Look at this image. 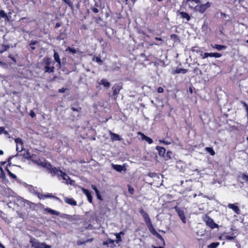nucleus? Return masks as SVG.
I'll use <instances>...</instances> for the list:
<instances>
[{"label":"nucleus","mask_w":248,"mask_h":248,"mask_svg":"<svg viewBox=\"0 0 248 248\" xmlns=\"http://www.w3.org/2000/svg\"><path fill=\"white\" fill-rule=\"evenodd\" d=\"M31 160L38 166H42L46 168L48 172L50 173L52 176H57L59 179H62L63 183L66 185H74V181L71 180L68 175L64 172H63L59 168H56L53 166L50 163L46 160H42L37 157H33V156L30 157Z\"/></svg>","instance_id":"nucleus-1"},{"label":"nucleus","mask_w":248,"mask_h":248,"mask_svg":"<svg viewBox=\"0 0 248 248\" xmlns=\"http://www.w3.org/2000/svg\"><path fill=\"white\" fill-rule=\"evenodd\" d=\"M1 194L9 198L10 202L8 203L9 207H12V204H15L16 202L17 198L19 196H17L14 192H13L9 187H4L2 190H1Z\"/></svg>","instance_id":"nucleus-2"},{"label":"nucleus","mask_w":248,"mask_h":248,"mask_svg":"<svg viewBox=\"0 0 248 248\" xmlns=\"http://www.w3.org/2000/svg\"><path fill=\"white\" fill-rule=\"evenodd\" d=\"M45 73H52L54 71V62L50 58L45 57L43 59Z\"/></svg>","instance_id":"nucleus-3"},{"label":"nucleus","mask_w":248,"mask_h":248,"mask_svg":"<svg viewBox=\"0 0 248 248\" xmlns=\"http://www.w3.org/2000/svg\"><path fill=\"white\" fill-rule=\"evenodd\" d=\"M17 198V199L16 201V202L15 203V204H16L18 205V204H20L21 205H23L24 207H26L27 208H31L34 205V203L27 200H25L22 197L19 196Z\"/></svg>","instance_id":"nucleus-4"},{"label":"nucleus","mask_w":248,"mask_h":248,"mask_svg":"<svg viewBox=\"0 0 248 248\" xmlns=\"http://www.w3.org/2000/svg\"><path fill=\"white\" fill-rule=\"evenodd\" d=\"M210 3L207 2L204 4L197 5L194 7L189 4V7L191 9H193L195 12H198L201 14H203L206 11V10L210 6Z\"/></svg>","instance_id":"nucleus-5"},{"label":"nucleus","mask_w":248,"mask_h":248,"mask_svg":"<svg viewBox=\"0 0 248 248\" xmlns=\"http://www.w3.org/2000/svg\"><path fill=\"white\" fill-rule=\"evenodd\" d=\"M30 243L34 248H51V246L43 243H40L35 239H31Z\"/></svg>","instance_id":"nucleus-6"},{"label":"nucleus","mask_w":248,"mask_h":248,"mask_svg":"<svg viewBox=\"0 0 248 248\" xmlns=\"http://www.w3.org/2000/svg\"><path fill=\"white\" fill-rule=\"evenodd\" d=\"M203 219L207 225H208L210 228L214 229L218 227V225L215 223L214 220L207 215H205L203 217Z\"/></svg>","instance_id":"nucleus-7"},{"label":"nucleus","mask_w":248,"mask_h":248,"mask_svg":"<svg viewBox=\"0 0 248 248\" xmlns=\"http://www.w3.org/2000/svg\"><path fill=\"white\" fill-rule=\"evenodd\" d=\"M140 212L141 215L142 216L143 218H144L145 222L146 225L152 222L148 214L143 209H140Z\"/></svg>","instance_id":"nucleus-8"},{"label":"nucleus","mask_w":248,"mask_h":248,"mask_svg":"<svg viewBox=\"0 0 248 248\" xmlns=\"http://www.w3.org/2000/svg\"><path fill=\"white\" fill-rule=\"evenodd\" d=\"M140 212L141 215L142 216L143 218H144L145 222L146 225L152 222L148 214L143 209H140Z\"/></svg>","instance_id":"nucleus-9"},{"label":"nucleus","mask_w":248,"mask_h":248,"mask_svg":"<svg viewBox=\"0 0 248 248\" xmlns=\"http://www.w3.org/2000/svg\"><path fill=\"white\" fill-rule=\"evenodd\" d=\"M36 194L37 195V197L40 199H44L45 198H52L53 199H55L57 200L60 201V199L57 197H55L50 194H46V195H42L40 193H36Z\"/></svg>","instance_id":"nucleus-10"},{"label":"nucleus","mask_w":248,"mask_h":248,"mask_svg":"<svg viewBox=\"0 0 248 248\" xmlns=\"http://www.w3.org/2000/svg\"><path fill=\"white\" fill-rule=\"evenodd\" d=\"M211 46L213 48L216 49L218 51H222L225 50L227 48V46L218 44H211Z\"/></svg>","instance_id":"nucleus-11"},{"label":"nucleus","mask_w":248,"mask_h":248,"mask_svg":"<svg viewBox=\"0 0 248 248\" xmlns=\"http://www.w3.org/2000/svg\"><path fill=\"white\" fill-rule=\"evenodd\" d=\"M109 135L110 136L111 139L112 140V141H120L123 140L121 137L117 134H115L112 132H110Z\"/></svg>","instance_id":"nucleus-12"},{"label":"nucleus","mask_w":248,"mask_h":248,"mask_svg":"<svg viewBox=\"0 0 248 248\" xmlns=\"http://www.w3.org/2000/svg\"><path fill=\"white\" fill-rule=\"evenodd\" d=\"M176 211L178 213V215L182 221V222L184 223L186 222V218L185 216V213L184 211L181 210L179 209H176Z\"/></svg>","instance_id":"nucleus-13"},{"label":"nucleus","mask_w":248,"mask_h":248,"mask_svg":"<svg viewBox=\"0 0 248 248\" xmlns=\"http://www.w3.org/2000/svg\"><path fill=\"white\" fill-rule=\"evenodd\" d=\"M82 190L83 191V192L86 195V196H87V198L88 199V201L90 202V203H92L93 202V199H92V196L91 195V193L90 192V191L88 190V189H86L84 188H82Z\"/></svg>","instance_id":"nucleus-14"},{"label":"nucleus","mask_w":248,"mask_h":248,"mask_svg":"<svg viewBox=\"0 0 248 248\" xmlns=\"http://www.w3.org/2000/svg\"><path fill=\"white\" fill-rule=\"evenodd\" d=\"M64 200L65 203L69 205L76 206L77 204V202L72 198L64 197Z\"/></svg>","instance_id":"nucleus-15"},{"label":"nucleus","mask_w":248,"mask_h":248,"mask_svg":"<svg viewBox=\"0 0 248 248\" xmlns=\"http://www.w3.org/2000/svg\"><path fill=\"white\" fill-rule=\"evenodd\" d=\"M138 135L141 136L142 140L146 141L149 144H152L153 142V140L152 139L145 136L144 134L139 132H138Z\"/></svg>","instance_id":"nucleus-16"},{"label":"nucleus","mask_w":248,"mask_h":248,"mask_svg":"<svg viewBox=\"0 0 248 248\" xmlns=\"http://www.w3.org/2000/svg\"><path fill=\"white\" fill-rule=\"evenodd\" d=\"M187 72V70L184 68H177L175 70H173L172 74L174 75L176 74L182 73L186 74Z\"/></svg>","instance_id":"nucleus-17"},{"label":"nucleus","mask_w":248,"mask_h":248,"mask_svg":"<svg viewBox=\"0 0 248 248\" xmlns=\"http://www.w3.org/2000/svg\"><path fill=\"white\" fill-rule=\"evenodd\" d=\"M155 148L158 151L159 155L160 156H164L166 149L164 147L159 146H156Z\"/></svg>","instance_id":"nucleus-18"},{"label":"nucleus","mask_w":248,"mask_h":248,"mask_svg":"<svg viewBox=\"0 0 248 248\" xmlns=\"http://www.w3.org/2000/svg\"><path fill=\"white\" fill-rule=\"evenodd\" d=\"M228 207L233 210L234 212L237 214H239L240 213V210L237 206L233 204L229 203L228 205Z\"/></svg>","instance_id":"nucleus-19"},{"label":"nucleus","mask_w":248,"mask_h":248,"mask_svg":"<svg viewBox=\"0 0 248 248\" xmlns=\"http://www.w3.org/2000/svg\"><path fill=\"white\" fill-rule=\"evenodd\" d=\"M179 14L181 18L186 19L187 21L190 20V16L186 12H180Z\"/></svg>","instance_id":"nucleus-20"},{"label":"nucleus","mask_w":248,"mask_h":248,"mask_svg":"<svg viewBox=\"0 0 248 248\" xmlns=\"http://www.w3.org/2000/svg\"><path fill=\"white\" fill-rule=\"evenodd\" d=\"M148 228V229L150 231V232L153 234V235H155L156 234H157V232L155 231V228H154L153 225H152V222L150 223L149 224L146 225Z\"/></svg>","instance_id":"nucleus-21"},{"label":"nucleus","mask_w":248,"mask_h":248,"mask_svg":"<svg viewBox=\"0 0 248 248\" xmlns=\"http://www.w3.org/2000/svg\"><path fill=\"white\" fill-rule=\"evenodd\" d=\"M10 17L8 16L3 10H0V18H4L6 21H9Z\"/></svg>","instance_id":"nucleus-22"},{"label":"nucleus","mask_w":248,"mask_h":248,"mask_svg":"<svg viewBox=\"0 0 248 248\" xmlns=\"http://www.w3.org/2000/svg\"><path fill=\"white\" fill-rule=\"evenodd\" d=\"M65 51L66 52H69L70 53H71L73 54H76L77 53H78L80 52V51L78 49H75L74 48H71L70 47H68L66 49Z\"/></svg>","instance_id":"nucleus-23"},{"label":"nucleus","mask_w":248,"mask_h":248,"mask_svg":"<svg viewBox=\"0 0 248 248\" xmlns=\"http://www.w3.org/2000/svg\"><path fill=\"white\" fill-rule=\"evenodd\" d=\"M112 90H113V95H117L119 93V92L121 90V88L119 86L114 85L112 87Z\"/></svg>","instance_id":"nucleus-24"},{"label":"nucleus","mask_w":248,"mask_h":248,"mask_svg":"<svg viewBox=\"0 0 248 248\" xmlns=\"http://www.w3.org/2000/svg\"><path fill=\"white\" fill-rule=\"evenodd\" d=\"M10 48L9 45H1L0 46V53H2Z\"/></svg>","instance_id":"nucleus-25"},{"label":"nucleus","mask_w":248,"mask_h":248,"mask_svg":"<svg viewBox=\"0 0 248 248\" xmlns=\"http://www.w3.org/2000/svg\"><path fill=\"white\" fill-rule=\"evenodd\" d=\"M93 188L96 193L97 199L100 201H102L103 199L102 198L101 194H102L103 193L102 192L100 193V191L96 187H93Z\"/></svg>","instance_id":"nucleus-26"},{"label":"nucleus","mask_w":248,"mask_h":248,"mask_svg":"<svg viewBox=\"0 0 248 248\" xmlns=\"http://www.w3.org/2000/svg\"><path fill=\"white\" fill-rule=\"evenodd\" d=\"M112 168L113 169L116 170L118 171L121 172L124 169V167L120 165H112Z\"/></svg>","instance_id":"nucleus-27"},{"label":"nucleus","mask_w":248,"mask_h":248,"mask_svg":"<svg viewBox=\"0 0 248 248\" xmlns=\"http://www.w3.org/2000/svg\"><path fill=\"white\" fill-rule=\"evenodd\" d=\"M100 84L103 85L105 87H109L110 86V83L106 79H102L100 81Z\"/></svg>","instance_id":"nucleus-28"},{"label":"nucleus","mask_w":248,"mask_h":248,"mask_svg":"<svg viewBox=\"0 0 248 248\" xmlns=\"http://www.w3.org/2000/svg\"><path fill=\"white\" fill-rule=\"evenodd\" d=\"M209 57H215L216 58H220L222 56V54L219 53L217 52H214V53H209Z\"/></svg>","instance_id":"nucleus-29"},{"label":"nucleus","mask_w":248,"mask_h":248,"mask_svg":"<svg viewBox=\"0 0 248 248\" xmlns=\"http://www.w3.org/2000/svg\"><path fill=\"white\" fill-rule=\"evenodd\" d=\"M15 142L16 143V145H20L21 146V151L23 150V141L20 138H17L15 140Z\"/></svg>","instance_id":"nucleus-30"},{"label":"nucleus","mask_w":248,"mask_h":248,"mask_svg":"<svg viewBox=\"0 0 248 248\" xmlns=\"http://www.w3.org/2000/svg\"><path fill=\"white\" fill-rule=\"evenodd\" d=\"M53 56H54V58L55 62H59L61 60L60 58L59 55L58 53L56 51H55V50H54Z\"/></svg>","instance_id":"nucleus-31"},{"label":"nucleus","mask_w":248,"mask_h":248,"mask_svg":"<svg viewBox=\"0 0 248 248\" xmlns=\"http://www.w3.org/2000/svg\"><path fill=\"white\" fill-rule=\"evenodd\" d=\"M205 150L210 154L211 155H215V152L213 150L212 148L211 147H206Z\"/></svg>","instance_id":"nucleus-32"},{"label":"nucleus","mask_w":248,"mask_h":248,"mask_svg":"<svg viewBox=\"0 0 248 248\" xmlns=\"http://www.w3.org/2000/svg\"><path fill=\"white\" fill-rule=\"evenodd\" d=\"M93 61H96L97 63H98L99 64L101 65L103 63L102 61L101 60V58L99 57H94L93 58Z\"/></svg>","instance_id":"nucleus-33"},{"label":"nucleus","mask_w":248,"mask_h":248,"mask_svg":"<svg viewBox=\"0 0 248 248\" xmlns=\"http://www.w3.org/2000/svg\"><path fill=\"white\" fill-rule=\"evenodd\" d=\"M46 210L47 212L50 213L52 215H58L59 212L57 211L51 209H46Z\"/></svg>","instance_id":"nucleus-34"},{"label":"nucleus","mask_w":248,"mask_h":248,"mask_svg":"<svg viewBox=\"0 0 248 248\" xmlns=\"http://www.w3.org/2000/svg\"><path fill=\"white\" fill-rule=\"evenodd\" d=\"M71 109L74 111H76L78 113L80 111L81 108L78 106H72L71 107Z\"/></svg>","instance_id":"nucleus-35"},{"label":"nucleus","mask_w":248,"mask_h":248,"mask_svg":"<svg viewBox=\"0 0 248 248\" xmlns=\"http://www.w3.org/2000/svg\"><path fill=\"white\" fill-rule=\"evenodd\" d=\"M219 245L218 242L212 243L210 245L208 246V248H216Z\"/></svg>","instance_id":"nucleus-36"},{"label":"nucleus","mask_w":248,"mask_h":248,"mask_svg":"<svg viewBox=\"0 0 248 248\" xmlns=\"http://www.w3.org/2000/svg\"><path fill=\"white\" fill-rule=\"evenodd\" d=\"M159 142L161 143H163L165 145L170 144L171 143V140L169 141V140H159Z\"/></svg>","instance_id":"nucleus-37"},{"label":"nucleus","mask_w":248,"mask_h":248,"mask_svg":"<svg viewBox=\"0 0 248 248\" xmlns=\"http://www.w3.org/2000/svg\"><path fill=\"white\" fill-rule=\"evenodd\" d=\"M114 242V240H111L110 239H108L106 241L103 243L104 245H107L109 244H112Z\"/></svg>","instance_id":"nucleus-38"},{"label":"nucleus","mask_w":248,"mask_h":248,"mask_svg":"<svg viewBox=\"0 0 248 248\" xmlns=\"http://www.w3.org/2000/svg\"><path fill=\"white\" fill-rule=\"evenodd\" d=\"M115 235H116V237L117 238L116 242L117 243H118L120 241H121L122 240L121 236L120 235V234H118V233H116Z\"/></svg>","instance_id":"nucleus-39"},{"label":"nucleus","mask_w":248,"mask_h":248,"mask_svg":"<svg viewBox=\"0 0 248 248\" xmlns=\"http://www.w3.org/2000/svg\"><path fill=\"white\" fill-rule=\"evenodd\" d=\"M225 238L228 240H232L235 238V236H230L228 235H225Z\"/></svg>","instance_id":"nucleus-40"},{"label":"nucleus","mask_w":248,"mask_h":248,"mask_svg":"<svg viewBox=\"0 0 248 248\" xmlns=\"http://www.w3.org/2000/svg\"><path fill=\"white\" fill-rule=\"evenodd\" d=\"M242 179L245 181L248 182V175L242 174Z\"/></svg>","instance_id":"nucleus-41"},{"label":"nucleus","mask_w":248,"mask_h":248,"mask_svg":"<svg viewBox=\"0 0 248 248\" xmlns=\"http://www.w3.org/2000/svg\"><path fill=\"white\" fill-rule=\"evenodd\" d=\"M155 235L156 236V237L159 239H160V240L163 241V243H164V242H165L163 238L162 237V236L160 234H159L158 233H157V234H156Z\"/></svg>","instance_id":"nucleus-42"},{"label":"nucleus","mask_w":248,"mask_h":248,"mask_svg":"<svg viewBox=\"0 0 248 248\" xmlns=\"http://www.w3.org/2000/svg\"><path fill=\"white\" fill-rule=\"evenodd\" d=\"M7 172L9 173V175L13 178H16V176L15 174L12 173L8 169H7Z\"/></svg>","instance_id":"nucleus-43"},{"label":"nucleus","mask_w":248,"mask_h":248,"mask_svg":"<svg viewBox=\"0 0 248 248\" xmlns=\"http://www.w3.org/2000/svg\"><path fill=\"white\" fill-rule=\"evenodd\" d=\"M209 53H204L203 54L201 55L202 59H205L209 57Z\"/></svg>","instance_id":"nucleus-44"},{"label":"nucleus","mask_w":248,"mask_h":248,"mask_svg":"<svg viewBox=\"0 0 248 248\" xmlns=\"http://www.w3.org/2000/svg\"><path fill=\"white\" fill-rule=\"evenodd\" d=\"M128 191L131 194H133L135 190L132 187H128Z\"/></svg>","instance_id":"nucleus-45"},{"label":"nucleus","mask_w":248,"mask_h":248,"mask_svg":"<svg viewBox=\"0 0 248 248\" xmlns=\"http://www.w3.org/2000/svg\"><path fill=\"white\" fill-rule=\"evenodd\" d=\"M171 154V152L170 151H169L167 152V154H166V156H167V157L168 158V159H170L171 158V156H170V154Z\"/></svg>","instance_id":"nucleus-46"},{"label":"nucleus","mask_w":248,"mask_h":248,"mask_svg":"<svg viewBox=\"0 0 248 248\" xmlns=\"http://www.w3.org/2000/svg\"><path fill=\"white\" fill-rule=\"evenodd\" d=\"M85 243V241H81V240H78L77 241V245L78 246L82 245V244H84Z\"/></svg>","instance_id":"nucleus-47"},{"label":"nucleus","mask_w":248,"mask_h":248,"mask_svg":"<svg viewBox=\"0 0 248 248\" xmlns=\"http://www.w3.org/2000/svg\"><path fill=\"white\" fill-rule=\"evenodd\" d=\"M242 103L244 107L245 108L246 111L248 110V105L244 102H242Z\"/></svg>","instance_id":"nucleus-48"},{"label":"nucleus","mask_w":248,"mask_h":248,"mask_svg":"<svg viewBox=\"0 0 248 248\" xmlns=\"http://www.w3.org/2000/svg\"><path fill=\"white\" fill-rule=\"evenodd\" d=\"M157 92L158 93H162L164 92V89L162 87H159L158 89H157Z\"/></svg>","instance_id":"nucleus-49"},{"label":"nucleus","mask_w":248,"mask_h":248,"mask_svg":"<svg viewBox=\"0 0 248 248\" xmlns=\"http://www.w3.org/2000/svg\"><path fill=\"white\" fill-rule=\"evenodd\" d=\"M66 89L65 88H62V89H60L59 90H58V92L59 93H63L65 92V91H66Z\"/></svg>","instance_id":"nucleus-50"},{"label":"nucleus","mask_w":248,"mask_h":248,"mask_svg":"<svg viewBox=\"0 0 248 248\" xmlns=\"http://www.w3.org/2000/svg\"><path fill=\"white\" fill-rule=\"evenodd\" d=\"M150 46H152L153 45H156V46H160L161 45V43H150L149 45Z\"/></svg>","instance_id":"nucleus-51"},{"label":"nucleus","mask_w":248,"mask_h":248,"mask_svg":"<svg viewBox=\"0 0 248 248\" xmlns=\"http://www.w3.org/2000/svg\"><path fill=\"white\" fill-rule=\"evenodd\" d=\"M30 191H31V193H32V194H34V195H36L37 196V195L36 194V193H38V192L36 191L35 189H34L33 188L31 189H30Z\"/></svg>","instance_id":"nucleus-52"},{"label":"nucleus","mask_w":248,"mask_h":248,"mask_svg":"<svg viewBox=\"0 0 248 248\" xmlns=\"http://www.w3.org/2000/svg\"><path fill=\"white\" fill-rule=\"evenodd\" d=\"M191 1H194L196 3H200L201 2L200 0H186V2Z\"/></svg>","instance_id":"nucleus-53"},{"label":"nucleus","mask_w":248,"mask_h":248,"mask_svg":"<svg viewBox=\"0 0 248 248\" xmlns=\"http://www.w3.org/2000/svg\"><path fill=\"white\" fill-rule=\"evenodd\" d=\"M9 58L11 59L15 62H16V59L12 55H9Z\"/></svg>","instance_id":"nucleus-54"},{"label":"nucleus","mask_w":248,"mask_h":248,"mask_svg":"<svg viewBox=\"0 0 248 248\" xmlns=\"http://www.w3.org/2000/svg\"><path fill=\"white\" fill-rule=\"evenodd\" d=\"M92 10L95 13H97L99 12V10L96 8H93Z\"/></svg>","instance_id":"nucleus-55"},{"label":"nucleus","mask_w":248,"mask_h":248,"mask_svg":"<svg viewBox=\"0 0 248 248\" xmlns=\"http://www.w3.org/2000/svg\"><path fill=\"white\" fill-rule=\"evenodd\" d=\"M36 43H37V41H31V43H30V46L34 45H35Z\"/></svg>","instance_id":"nucleus-56"},{"label":"nucleus","mask_w":248,"mask_h":248,"mask_svg":"<svg viewBox=\"0 0 248 248\" xmlns=\"http://www.w3.org/2000/svg\"><path fill=\"white\" fill-rule=\"evenodd\" d=\"M19 146H20V145H16V150L17 151H21V147H20Z\"/></svg>","instance_id":"nucleus-57"},{"label":"nucleus","mask_w":248,"mask_h":248,"mask_svg":"<svg viewBox=\"0 0 248 248\" xmlns=\"http://www.w3.org/2000/svg\"><path fill=\"white\" fill-rule=\"evenodd\" d=\"M4 129H5L4 127H0V134H1L3 132Z\"/></svg>","instance_id":"nucleus-58"},{"label":"nucleus","mask_w":248,"mask_h":248,"mask_svg":"<svg viewBox=\"0 0 248 248\" xmlns=\"http://www.w3.org/2000/svg\"><path fill=\"white\" fill-rule=\"evenodd\" d=\"M15 156H10L8 159V163L9 165H10L11 163H10V161Z\"/></svg>","instance_id":"nucleus-59"},{"label":"nucleus","mask_w":248,"mask_h":248,"mask_svg":"<svg viewBox=\"0 0 248 248\" xmlns=\"http://www.w3.org/2000/svg\"><path fill=\"white\" fill-rule=\"evenodd\" d=\"M155 39L156 40V41H161V42H162L163 41V40L162 38H160V37H156Z\"/></svg>","instance_id":"nucleus-60"},{"label":"nucleus","mask_w":248,"mask_h":248,"mask_svg":"<svg viewBox=\"0 0 248 248\" xmlns=\"http://www.w3.org/2000/svg\"><path fill=\"white\" fill-rule=\"evenodd\" d=\"M30 115H31V116L32 118H33V117H35V113H34L33 111H32L31 112Z\"/></svg>","instance_id":"nucleus-61"},{"label":"nucleus","mask_w":248,"mask_h":248,"mask_svg":"<svg viewBox=\"0 0 248 248\" xmlns=\"http://www.w3.org/2000/svg\"><path fill=\"white\" fill-rule=\"evenodd\" d=\"M221 16L222 17H226L227 16V15L225 13H221Z\"/></svg>","instance_id":"nucleus-62"},{"label":"nucleus","mask_w":248,"mask_h":248,"mask_svg":"<svg viewBox=\"0 0 248 248\" xmlns=\"http://www.w3.org/2000/svg\"><path fill=\"white\" fill-rule=\"evenodd\" d=\"M61 26V23H57L55 26L56 28H58Z\"/></svg>","instance_id":"nucleus-63"},{"label":"nucleus","mask_w":248,"mask_h":248,"mask_svg":"<svg viewBox=\"0 0 248 248\" xmlns=\"http://www.w3.org/2000/svg\"><path fill=\"white\" fill-rule=\"evenodd\" d=\"M57 66L59 68H61V60L59 62H57Z\"/></svg>","instance_id":"nucleus-64"}]
</instances>
